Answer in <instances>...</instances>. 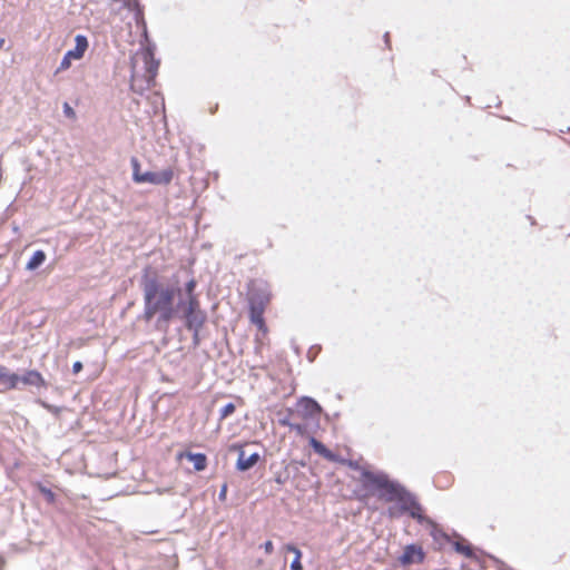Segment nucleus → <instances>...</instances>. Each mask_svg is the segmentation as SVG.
Here are the masks:
<instances>
[{
  "label": "nucleus",
  "instance_id": "1",
  "mask_svg": "<svg viewBox=\"0 0 570 570\" xmlns=\"http://www.w3.org/2000/svg\"><path fill=\"white\" fill-rule=\"evenodd\" d=\"M139 286L142 292L144 312L138 318L147 323L155 320V328L166 334L177 316L176 297H179L181 292L179 282L165 285L158 271L147 265L141 271Z\"/></svg>",
  "mask_w": 570,
  "mask_h": 570
},
{
  "label": "nucleus",
  "instance_id": "2",
  "mask_svg": "<svg viewBox=\"0 0 570 570\" xmlns=\"http://www.w3.org/2000/svg\"><path fill=\"white\" fill-rule=\"evenodd\" d=\"M387 494V499L394 500L393 504L389 505L385 512L389 519L396 520L406 515L415 520L419 524L429 525L431 528L430 535L434 540L443 539L446 542L451 541L449 534L444 532L434 520L425 514L417 495L410 491L404 484L393 483Z\"/></svg>",
  "mask_w": 570,
  "mask_h": 570
},
{
  "label": "nucleus",
  "instance_id": "3",
  "mask_svg": "<svg viewBox=\"0 0 570 570\" xmlns=\"http://www.w3.org/2000/svg\"><path fill=\"white\" fill-rule=\"evenodd\" d=\"M347 466L354 471H358L361 473V479L363 487L376 492L379 498L386 501V502H394V500L387 499V492L390 491V488L393 483H401L400 481L395 479H391L389 474L384 471H370L355 460H345L344 462Z\"/></svg>",
  "mask_w": 570,
  "mask_h": 570
},
{
  "label": "nucleus",
  "instance_id": "4",
  "mask_svg": "<svg viewBox=\"0 0 570 570\" xmlns=\"http://www.w3.org/2000/svg\"><path fill=\"white\" fill-rule=\"evenodd\" d=\"M247 288L248 308L265 309L272 296L269 285L263 279H252Z\"/></svg>",
  "mask_w": 570,
  "mask_h": 570
},
{
  "label": "nucleus",
  "instance_id": "5",
  "mask_svg": "<svg viewBox=\"0 0 570 570\" xmlns=\"http://www.w3.org/2000/svg\"><path fill=\"white\" fill-rule=\"evenodd\" d=\"M147 41V45L142 47V60L145 65V81L147 82V87H154L156 85V76L158 73L160 60L155 57L156 46L154 42L149 40V38H144Z\"/></svg>",
  "mask_w": 570,
  "mask_h": 570
},
{
  "label": "nucleus",
  "instance_id": "6",
  "mask_svg": "<svg viewBox=\"0 0 570 570\" xmlns=\"http://www.w3.org/2000/svg\"><path fill=\"white\" fill-rule=\"evenodd\" d=\"M88 47V38L85 35L78 33L75 37V47L65 52L59 67L55 71V75L69 69L72 60H80L85 56Z\"/></svg>",
  "mask_w": 570,
  "mask_h": 570
},
{
  "label": "nucleus",
  "instance_id": "7",
  "mask_svg": "<svg viewBox=\"0 0 570 570\" xmlns=\"http://www.w3.org/2000/svg\"><path fill=\"white\" fill-rule=\"evenodd\" d=\"M228 451L237 453L235 469L242 473L253 469L262 459L258 452H253L247 455L246 451L244 450V444L239 442L232 443L228 446Z\"/></svg>",
  "mask_w": 570,
  "mask_h": 570
},
{
  "label": "nucleus",
  "instance_id": "8",
  "mask_svg": "<svg viewBox=\"0 0 570 570\" xmlns=\"http://www.w3.org/2000/svg\"><path fill=\"white\" fill-rule=\"evenodd\" d=\"M186 330H194L196 326H205L208 320L205 309H179L177 316Z\"/></svg>",
  "mask_w": 570,
  "mask_h": 570
},
{
  "label": "nucleus",
  "instance_id": "9",
  "mask_svg": "<svg viewBox=\"0 0 570 570\" xmlns=\"http://www.w3.org/2000/svg\"><path fill=\"white\" fill-rule=\"evenodd\" d=\"M402 567L423 563L425 560V552L422 547L415 543L405 546L402 554L397 558Z\"/></svg>",
  "mask_w": 570,
  "mask_h": 570
},
{
  "label": "nucleus",
  "instance_id": "10",
  "mask_svg": "<svg viewBox=\"0 0 570 570\" xmlns=\"http://www.w3.org/2000/svg\"><path fill=\"white\" fill-rule=\"evenodd\" d=\"M298 412L305 420H318L323 412L321 404L311 396H302L297 401Z\"/></svg>",
  "mask_w": 570,
  "mask_h": 570
},
{
  "label": "nucleus",
  "instance_id": "11",
  "mask_svg": "<svg viewBox=\"0 0 570 570\" xmlns=\"http://www.w3.org/2000/svg\"><path fill=\"white\" fill-rule=\"evenodd\" d=\"M174 177V171L171 168H166L160 171H144L142 177H140L139 184H151V185H168Z\"/></svg>",
  "mask_w": 570,
  "mask_h": 570
},
{
  "label": "nucleus",
  "instance_id": "12",
  "mask_svg": "<svg viewBox=\"0 0 570 570\" xmlns=\"http://www.w3.org/2000/svg\"><path fill=\"white\" fill-rule=\"evenodd\" d=\"M19 384H23L26 386L35 387L38 391L47 390L49 384L42 376V374L37 370H27L22 374H19Z\"/></svg>",
  "mask_w": 570,
  "mask_h": 570
},
{
  "label": "nucleus",
  "instance_id": "13",
  "mask_svg": "<svg viewBox=\"0 0 570 570\" xmlns=\"http://www.w3.org/2000/svg\"><path fill=\"white\" fill-rule=\"evenodd\" d=\"M19 373L11 372L7 366L0 365V392L20 390Z\"/></svg>",
  "mask_w": 570,
  "mask_h": 570
},
{
  "label": "nucleus",
  "instance_id": "14",
  "mask_svg": "<svg viewBox=\"0 0 570 570\" xmlns=\"http://www.w3.org/2000/svg\"><path fill=\"white\" fill-rule=\"evenodd\" d=\"M124 6L134 12L135 20L142 28V37L147 38V24L144 17V7L139 0H124Z\"/></svg>",
  "mask_w": 570,
  "mask_h": 570
},
{
  "label": "nucleus",
  "instance_id": "15",
  "mask_svg": "<svg viewBox=\"0 0 570 570\" xmlns=\"http://www.w3.org/2000/svg\"><path fill=\"white\" fill-rule=\"evenodd\" d=\"M178 458H186L189 462L193 463L194 470L196 472H202L207 468V455L202 452H191L185 451L178 454Z\"/></svg>",
  "mask_w": 570,
  "mask_h": 570
},
{
  "label": "nucleus",
  "instance_id": "16",
  "mask_svg": "<svg viewBox=\"0 0 570 570\" xmlns=\"http://www.w3.org/2000/svg\"><path fill=\"white\" fill-rule=\"evenodd\" d=\"M452 548L456 553H460L469 559L476 558V549L462 537L460 540L452 542Z\"/></svg>",
  "mask_w": 570,
  "mask_h": 570
},
{
  "label": "nucleus",
  "instance_id": "17",
  "mask_svg": "<svg viewBox=\"0 0 570 570\" xmlns=\"http://www.w3.org/2000/svg\"><path fill=\"white\" fill-rule=\"evenodd\" d=\"M179 309H203L198 294L180 296L177 299V313Z\"/></svg>",
  "mask_w": 570,
  "mask_h": 570
},
{
  "label": "nucleus",
  "instance_id": "18",
  "mask_svg": "<svg viewBox=\"0 0 570 570\" xmlns=\"http://www.w3.org/2000/svg\"><path fill=\"white\" fill-rule=\"evenodd\" d=\"M46 258H47V255H46L45 250H42V249L35 250L26 264V269L28 272H35L46 262Z\"/></svg>",
  "mask_w": 570,
  "mask_h": 570
},
{
  "label": "nucleus",
  "instance_id": "19",
  "mask_svg": "<svg viewBox=\"0 0 570 570\" xmlns=\"http://www.w3.org/2000/svg\"><path fill=\"white\" fill-rule=\"evenodd\" d=\"M285 550L294 553V558L289 564V569L291 570H303V564H302L303 552L301 551V549L294 543H287V544H285Z\"/></svg>",
  "mask_w": 570,
  "mask_h": 570
},
{
  "label": "nucleus",
  "instance_id": "20",
  "mask_svg": "<svg viewBox=\"0 0 570 570\" xmlns=\"http://www.w3.org/2000/svg\"><path fill=\"white\" fill-rule=\"evenodd\" d=\"M264 311L258 308H248V315L250 322L257 326V328L264 333L267 332V326L264 320Z\"/></svg>",
  "mask_w": 570,
  "mask_h": 570
},
{
  "label": "nucleus",
  "instance_id": "21",
  "mask_svg": "<svg viewBox=\"0 0 570 570\" xmlns=\"http://www.w3.org/2000/svg\"><path fill=\"white\" fill-rule=\"evenodd\" d=\"M35 488L49 504H53L56 502L57 494L49 487L39 481L35 484Z\"/></svg>",
  "mask_w": 570,
  "mask_h": 570
},
{
  "label": "nucleus",
  "instance_id": "22",
  "mask_svg": "<svg viewBox=\"0 0 570 570\" xmlns=\"http://www.w3.org/2000/svg\"><path fill=\"white\" fill-rule=\"evenodd\" d=\"M308 444L316 454H318L323 458H325L327 451L330 450L323 442H321L320 440H317L314 436L309 438Z\"/></svg>",
  "mask_w": 570,
  "mask_h": 570
},
{
  "label": "nucleus",
  "instance_id": "23",
  "mask_svg": "<svg viewBox=\"0 0 570 570\" xmlns=\"http://www.w3.org/2000/svg\"><path fill=\"white\" fill-rule=\"evenodd\" d=\"M150 88H151V87H147V82L145 81V77H144V78H141V79H140V78H135V77H134V78H132V80H131V82H130V89H131L134 92H136V94H138V95H140V96H142V95H144L145 90H148V89H150Z\"/></svg>",
  "mask_w": 570,
  "mask_h": 570
},
{
  "label": "nucleus",
  "instance_id": "24",
  "mask_svg": "<svg viewBox=\"0 0 570 570\" xmlns=\"http://www.w3.org/2000/svg\"><path fill=\"white\" fill-rule=\"evenodd\" d=\"M294 415V411L292 409H286L285 411L277 412V422L282 426L289 428L292 424L291 417Z\"/></svg>",
  "mask_w": 570,
  "mask_h": 570
},
{
  "label": "nucleus",
  "instance_id": "25",
  "mask_svg": "<svg viewBox=\"0 0 570 570\" xmlns=\"http://www.w3.org/2000/svg\"><path fill=\"white\" fill-rule=\"evenodd\" d=\"M274 481L277 483V484H285L288 480H289V471H288V465H284L282 466L278 471H275L274 473Z\"/></svg>",
  "mask_w": 570,
  "mask_h": 570
},
{
  "label": "nucleus",
  "instance_id": "26",
  "mask_svg": "<svg viewBox=\"0 0 570 570\" xmlns=\"http://www.w3.org/2000/svg\"><path fill=\"white\" fill-rule=\"evenodd\" d=\"M130 165H131V169H132V180H134V183L138 184V183H140V179H141L139 177H142V174H144L140 170V163H139L138 158L131 157Z\"/></svg>",
  "mask_w": 570,
  "mask_h": 570
},
{
  "label": "nucleus",
  "instance_id": "27",
  "mask_svg": "<svg viewBox=\"0 0 570 570\" xmlns=\"http://www.w3.org/2000/svg\"><path fill=\"white\" fill-rule=\"evenodd\" d=\"M203 327L204 326H196V327H194V330H187L188 332L191 333V344H193L194 348L198 347L202 343L200 332H202Z\"/></svg>",
  "mask_w": 570,
  "mask_h": 570
},
{
  "label": "nucleus",
  "instance_id": "28",
  "mask_svg": "<svg viewBox=\"0 0 570 570\" xmlns=\"http://www.w3.org/2000/svg\"><path fill=\"white\" fill-rule=\"evenodd\" d=\"M196 287H197V281L194 276H191L187 282L184 284V292L185 296L187 295H196Z\"/></svg>",
  "mask_w": 570,
  "mask_h": 570
},
{
  "label": "nucleus",
  "instance_id": "29",
  "mask_svg": "<svg viewBox=\"0 0 570 570\" xmlns=\"http://www.w3.org/2000/svg\"><path fill=\"white\" fill-rule=\"evenodd\" d=\"M236 410V406L233 402L226 403L220 410H219V420L223 421L229 415H232Z\"/></svg>",
  "mask_w": 570,
  "mask_h": 570
},
{
  "label": "nucleus",
  "instance_id": "30",
  "mask_svg": "<svg viewBox=\"0 0 570 570\" xmlns=\"http://www.w3.org/2000/svg\"><path fill=\"white\" fill-rule=\"evenodd\" d=\"M62 111H63V115L67 118H69V119H75L76 118V111H75V109L68 102H63Z\"/></svg>",
  "mask_w": 570,
  "mask_h": 570
},
{
  "label": "nucleus",
  "instance_id": "31",
  "mask_svg": "<svg viewBox=\"0 0 570 570\" xmlns=\"http://www.w3.org/2000/svg\"><path fill=\"white\" fill-rule=\"evenodd\" d=\"M324 459L328 460L330 462H336V463L344 462V459L341 455H338L337 453L333 452L332 450L327 451Z\"/></svg>",
  "mask_w": 570,
  "mask_h": 570
},
{
  "label": "nucleus",
  "instance_id": "32",
  "mask_svg": "<svg viewBox=\"0 0 570 570\" xmlns=\"http://www.w3.org/2000/svg\"><path fill=\"white\" fill-rule=\"evenodd\" d=\"M289 429L292 431H295L299 435H304L305 432H306V426L304 424H299V423H293L292 422Z\"/></svg>",
  "mask_w": 570,
  "mask_h": 570
},
{
  "label": "nucleus",
  "instance_id": "33",
  "mask_svg": "<svg viewBox=\"0 0 570 570\" xmlns=\"http://www.w3.org/2000/svg\"><path fill=\"white\" fill-rule=\"evenodd\" d=\"M227 491H228V487H227V483H224L218 492V500L224 502L227 498Z\"/></svg>",
  "mask_w": 570,
  "mask_h": 570
},
{
  "label": "nucleus",
  "instance_id": "34",
  "mask_svg": "<svg viewBox=\"0 0 570 570\" xmlns=\"http://www.w3.org/2000/svg\"><path fill=\"white\" fill-rule=\"evenodd\" d=\"M262 548L264 549L266 554H272L273 551H274V544H273V542L271 540L265 541L262 544Z\"/></svg>",
  "mask_w": 570,
  "mask_h": 570
},
{
  "label": "nucleus",
  "instance_id": "35",
  "mask_svg": "<svg viewBox=\"0 0 570 570\" xmlns=\"http://www.w3.org/2000/svg\"><path fill=\"white\" fill-rule=\"evenodd\" d=\"M82 368H83L82 362H80V361L73 362V364H72V373L73 374L80 373Z\"/></svg>",
  "mask_w": 570,
  "mask_h": 570
},
{
  "label": "nucleus",
  "instance_id": "36",
  "mask_svg": "<svg viewBox=\"0 0 570 570\" xmlns=\"http://www.w3.org/2000/svg\"><path fill=\"white\" fill-rule=\"evenodd\" d=\"M42 407L51 411L52 410V406L50 404H48L47 402L42 401V400H38L37 401Z\"/></svg>",
  "mask_w": 570,
  "mask_h": 570
},
{
  "label": "nucleus",
  "instance_id": "37",
  "mask_svg": "<svg viewBox=\"0 0 570 570\" xmlns=\"http://www.w3.org/2000/svg\"><path fill=\"white\" fill-rule=\"evenodd\" d=\"M384 42L387 47H390V33L385 32L383 36Z\"/></svg>",
  "mask_w": 570,
  "mask_h": 570
},
{
  "label": "nucleus",
  "instance_id": "38",
  "mask_svg": "<svg viewBox=\"0 0 570 570\" xmlns=\"http://www.w3.org/2000/svg\"><path fill=\"white\" fill-rule=\"evenodd\" d=\"M314 346L309 348L308 353H307V356H308V360L312 362L314 360V355H312V351H313Z\"/></svg>",
  "mask_w": 570,
  "mask_h": 570
},
{
  "label": "nucleus",
  "instance_id": "39",
  "mask_svg": "<svg viewBox=\"0 0 570 570\" xmlns=\"http://www.w3.org/2000/svg\"><path fill=\"white\" fill-rule=\"evenodd\" d=\"M4 43H6V39L4 38H0V49L3 48Z\"/></svg>",
  "mask_w": 570,
  "mask_h": 570
},
{
  "label": "nucleus",
  "instance_id": "40",
  "mask_svg": "<svg viewBox=\"0 0 570 570\" xmlns=\"http://www.w3.org/2000/svg\"><path fill=\"white\" fill-rule=\"evenodd\" d=\"M501 570H512L511 568H509L507 564L502 563V568Z\"/></svg>",
  "mask_w": 570,
  "mask_h": 570
}]
</instances>
